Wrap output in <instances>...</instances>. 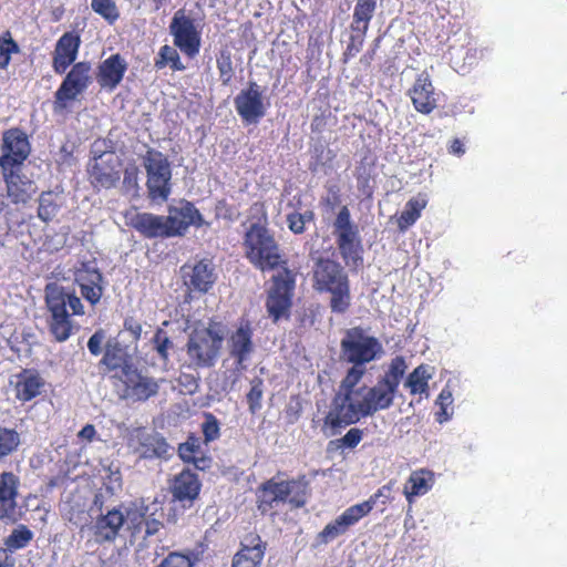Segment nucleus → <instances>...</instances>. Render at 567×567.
Masks as SVG:
<instances>
[{
  "mask_svg": "<svg viewBox=\"0 0 567 567\" xmlns=\"http://www.w3.org/2000/svg\"><path fill=\"white\" fill-rule=\"evenodd\" d=\"M20 477L11 471L0 473V520L16 523L18 520V497Z\"/></svg>",
  "mask_w": 567,
  "mask_h": 567,
  "instance_id": "aec40b11",
  "label": "nucleus"
},
{
  "mask_svg": "<svg viewBox=\"0 0 567 567\" xmlns=\"http://www.w3.org/2000/svg\"><path fill=\"white\" fill-rule=\"evenodd\" d=\"M287 224L290 231L293 233L295 235H301L306 231L307 224L303 221L301 216H299L298 212L290 213L287 215Z\"/></svg>",
  "mask_w": 567,
  "mask_h": 567,
  "instance_id": "052dcab7",
  "label": "nucleus"
},
{
  "mask_svg": "<svg viewBox=\"0 0 567 567\" xmlns=\"http://www.w3.org/2000/svg\"><path fill=\"white\" fill-rule=\"evenodd\" d=\"M91 152L92 157L86 169L91 185L97 190L116 187L122 175V158L112 150H102L97 141L92 145Z\"/></svg>",
  "mask_w": 567,
  "mask_h": 567,
  "instance_id": "423d86ee",
  "label": "nucleus"
},
{
  "mask_svg": "<svg viewBox=\"0 0 567 567\" xmlns=\"http://www.w3.org/2000/svg\"><path fill=\"white\" fill-rule=\"evenodd\" d=\"M147 506L131 502L128 505L123 504L124 524L130 530L131 538H138L143 534L146 520Z\"/></svg>",
  "mask_w": 567,
  "mask_h": 567,
  "instance_id": "f704fd0d",
  "label": "nucleus"
},
{
  "mask_svg": "<svg viewBox=\"0 0 567 567\" xmlns=\"http://www.w3.org/2000/svg\"><path fill=\"white\" fill-rule=\"evenodd\" d=\"M258 509L266 514L272 509L275 503H286L287 485L285 480L271 477L261 484L257 491Z\"/></svg>",
  "mask_w": 567,
  "mask_h": 567,
  "instance_id": "c85d7f7f",
  "label": "nucleus"
},
{
  "mask_svg": "<svg viewBox=\"0 0 567 567\" xmlns=\"http://www.w3.org/2000/svg\"><path fill=\"white\" fill-rule=\"evenodd\" d=\"M269 107V97L262 95L255 82H250V124H258Z\"/></svg>",
  "mask_w": 567,
  "mask_h": 567,
  "instance_id": "ea45409f",
  "label": "nucleus"
},
{
  "mask_svg": "<svg viewBox=\"0 0 567 567\" xmlns=\"http://www.w3.org/2000/svg\"><path fill=\"white\" fill-rule=\"evenodd\" d=\"M31 153L27 134L20 128H10L2 134L0 168L23 167Z\"/></svg>",
  "mask_w": 567,
  "mask_h": 567,
  "instance_id": "2eb2a0df",
  "label": "nucleus"
},
{
  "mask_svg": "<svg viewBox=\"0 0 567 567\" xmlns=\"http://www.w3.org/2000/svg\"><path fill=\"white\" fill-rule=\"evenodd\" d=\"M333 235L346 265L355 268L361 266L363 262V246L358 225L352 221L347 206L341 207L333 221Z\"/></svg>",
  "mask_w": 567,
  "mask_h": 567,
  "instance_id": "0eeeda50",
  "label": "nucleus"
},
{
  "mask_svg": "<svg viewBox=\"0 0 567 567\" xmlns=\"http://www.w3.org/2000/svg\"><path fill=\"white\" fill-rule=\"evenodd\" d=\"M414 109L422 114H430L437 107L440 93L435 91L427 72L420 73L413 86L408 91Z\"/></svg>",
  "mask_w": 567,
  "mask_h": 567,
  "instance_id": "5701e85b",
  "label": "nucleus"
},
{
  "mask_svg": "<svg viewBox=\"0 0 567 567\" xmlns=\"http://www.w3.org/2000/svg\"><path fill=\"white\" fill-rule=\"evenodd\" d=\"M33 532L23 524L12 529L11 534L4 539L6 548H0V554L6 555V550L11 553L25 548L33 539Z\"/></svg>",
  "mask_w": 567,
  "mask_h": 567,
  "instance_id": "4c0bfd02",
  "label": "nucleus"
},
{
  "mask_svg": "<svg viewBox=\"0 0 567 567\" xmlns=\"http://www.w3.org/2000/svg\"><path fill=\"white\" fill-rule=\"evenodd\" d=\"M20 53V47L13 39L9 30L0 34V69L6 70L10 62L12 54Z\"/></svg>",
  "mask_w": 567,
  "mask_h": 567,
  "instance_id": "a18cd8bd",
  "label": "nucleus"
},
{
  "mask_svg": "<svg viewBox=\"0 0 567 567\" xmlns=\"http://www.w3.org/2000/svg\"><path fill=\"white\" fill-rule=\"evenodd\" d=\"M91 8L110 25H113L120 18V10L114 0H91Z\"/></svg>",
  "mask_w": 567,
  "mask_h": 567,
  "instance_id": "de8ad7c7",
  "label": "nucleus"
},
{
  "mask_svg": "<svg viewBox=\"0 0 567 567\" xmlns=\"http://www.w3.org/2000/svg\"><path fill=\"white\" fill-rule=\"evenodd\" d=\"M0 173L10 203L25 205L35 194V183L23 173V167H3Z\"/></svg>",
  "mask_w": 567,
  "mask_h": 567,
  "instance_id": "a211bd4d",
  "label": "nucleus"
},
{
  "mask_svg": "<svg viewBox=\"0 0 567 567\" xmlns=\"http://www.w3.org/2000/svg\"><path fill=\"white\" fill-rule=\"evenodd\" d=\"M236 109L241 118L248 122V89L241 90L235 100Z\"/></svg>",
  "mask_w": 567,
  "mask_h": 567,
  "instance_id": "0e129e2a",
  "label": "nucleus"
},
{
  "mask_svg": "<svg viewBox=\"0 0 567 567\" xmlns=\"http://www.w3.org/2000/svg\"><path fill=\"white\" fill-rule=\"evenodd\" d=\"M105 339V333L102 329L96 330L87 341V348L92 355H99L102 352V344Z\"/></svg>",
  "mask_w": 567,
  "mask_h": 567,
  "instance_id": "680f3d73",
  "label": "nucleus"
},
{
  "mask_svg": "<svg viewBox=\"0 0 567 567\" xmlns=\"http://www.w3.org/2000/svg\"><path fill=\"white\" fill-rule=\"evenodd\" d=\"M202 483L197 474L190 470H183L174 476L171 483V493L174 502L182 505L183 508H190L198 498Z\"/></svg>",
  "mask_w": 567,
  "mask_h": 567,
  "instance_id": "b1692460",
  "label": "nucleus"
},
{
  "mask_svg": "<svg viewBox=\"0 0 567 567\" xmlns=\"http://www.w3.org/2000/svg\"><path fill=\"white\" fill-rule=\"evenodd\" d=\"M74 282L79 286L81 296L91 306L100 302L104 292V278L95 259L78 264L74 270Z\"/></svg>",
  "mask_w": 567,
  "mask_h": 567,
  "instance_id": "4468645a",
  "label": "nucleus"
},
{
  "mask_svg": "<svg viewBox=\"0 0 567 567\" xmlns=\"http://www.w3.org/2000/svg\"><path fill=\"white\" fill-rule=\"evenodd\" d=\"M127 64L118 54H112L100 65L96 73V81L102 89L113 91L123 80Z\"/></svg>",
  "mask_w": 567,
  "mask_h": 567,
  "instance_id": "cd10ccee",
  "label": "nucleus"
},
{
  "mask_svg": "<svg viewBox=\"0 0 567 567\" xmlns=\"http://www.w3.org/2000/svg\"><path fill=\"white\" fill-rule=\"evenodd\" d=\"M287 499L292 507H303L310 496L309 480L305 475L296 478L286 480Z\"/></svg>",
  "mask_w": 567,
  "mask_h": 567,
  "instance_id": "e433bc0d",
  "label": "nucleus"
},
{
  "mask_svg": "<svg viewBox=\"0 0 567 567\" xmlns=\"http://www.w3.org/2000/svg\"><path fill=\"white\" fill-rule=\"evenodd\" d=\"M313 288L318 292L331 295V312L343 315L351 306L350 281L340 262L320 258L313 267Z\"/></svg>",
  "mask_w": 567,
  "mask_h": 567,
  "instance_id": "7ed1b4c3",
  "label": "nucleus"
},
{
  "mask_svg": "<svg viewBox=\"0 0 567 567\" xmlns=\"http://www.w3.org/2000/svg\"><path fill=\"white\" fill-rule=\"evenodd\" d=\"M131 445L144 457L162 456L167 447L163 437L150 434L145 429H136L132 433Z\"/></svg>",
  "mask_w": 567,
  "mask_h": 567,
  "instance_id": "c756f323",
  "label": "nucleus"
},
{
  "mask_svg": "<svg viewBox=\"0 0 567 567\" xmlns=\"http://www.w3.org/2000/svg\"><path fill=\"white\" fill-rule=\"evenodd\" d=\"M146 188L151 200L166 202L172 193V166L161 151L148 148L143 155Z\"/></svg>",
  "mask_w": 567,
  "mask_h": 567,
  "instance_id": "6e6552de",
  "label": "nucleus"
},
{
  "mask_svg": "<svg viewBox=\"0 0 567 567\" xmlns=\"http://www.w3.org/2000/svg\"><path fill=\"white\" fill-rule=\"evenodd\" d=\"M452 62L457 65L458 61L462 60V64L458 66L457 72L465 73L468 68L475 65L483 56V51L477 48L467 45L458 49L451 48L450 50Z\"/></svg>",
  "mask_w": 567,
  "mask_h": 567,
  "instance_id": "58836bf2",
  "label": "nucleus"
},
{
  "mask_svg": "<svg viewBox=\"0 0 567 567\" xmlns=\"http://www.w3.org/2000/svg\"><path fill=\"white\" fill-rule=\"evenodd\" d=\"M202 432L206 443L217 440L220 435L219 421L212 413H205Z\"/></svg>",
  "mask_w": 567,
  "mask_h": 567,
  "instance_id": "603ef678",
  "label": "nucleus"
},
{
  "mask_svg": "<svg viewBox=\"0 0 567 567\" xmlns=\"http://www.w3.org/2000/svg\"><path fill=\"white\" fill-rule=\"evenodd\" d=\"M434 484V476L431 471L419 470L411 473L404 485V495L409 503L415 497L425 495Z\"/></svg>",
  "mask_w": 567,
  "mask_h": 567,
  "instance_id": "473e14b6",
  "label": "nucleus"
},
{
  "mask_svg": "<svg viewBox=\"0 0 567 567\" xmlns=\"http://www.w3.org/2000/svg\"><path fill=\"white\" fill-rule=\"evenodd\" d=\"M223 344V337L210 327H196L188 337L186 352L194 365L213 367Z\"/></svg>",
  "mask_w": 567,
  "mask_h": 567,
  "instance_id": "1a4fd4ad",
  "label": "nucleus"
},
{
  "mask_svg": "<svg viewBox=\"0 0 567 567\" xmlns=\"http://www.w3.org/2000/svg\"><path fill=\"white\" fill-rule=\"evenodd\" d=\"M362 400L353 402L352 395L336 393L324 423L332 429L344 427L358 423L362 417L369 416L361 412Z\"/></svg>",
  "mask_w": 567,
  "mask_h": 567,
  "instance_id": "dca6fc26",
  "label": "nucleus"
},
{
  "mask_svg": "<svg viewBox=\"0 0 567 567\" xmlns=\"http://www.w3.org/2000/svg\"><path fill=\"white\" fill-rule=\"evenodd\" d=\"M217 68L219 70L220 80L226 84L233 78V62L229 54L221 53L217 58Z\"/></svg>",
  "mask_w": 567,
  "mask_h": 567,
  "instance_id": "13d9d810",
  "label": "nucleus"
},
{
  "mask_svg": "<svg viewBox=\"0 0 567 567\" xmlns=\"http://www.w3.org/2000/svg\"><path fill=\"white\" fill-rule=\"evenodd\" d=\"M229 354L236 370H245L248 354V326H240L229 339Z\"/></svg>",
  "mask_w": 567,
  "mask_h": 567,
  "instance_id": "72a5a7b5",
  "label": "nucleus"
},
{
  "mask_svg": "<svg viewBox=\"0 0 567 567\" xmlns=\"http://www.w3.org/2000/svg\"><path fill=\"white\" fill-rule=\"evenodd\" d=\"M124 526L123 504L107 509L95 518L92 526L93 536L97 544L113 543Z\"/></svg>",
  "mask_w": 567,
  "mask_h": 567,
  "instance_id": "393cba45",
  "label": "nucleus"
},
{
  "mask_svg": "<svg viewBox=\"0 0 567 567\" xmlns=\"http://www.w3.org/2000/svg\"><path fill=\"white\" fill-rule=\"evenodd\" d=\"M167 65H169L173 71H184L186 68L182 63L177 50L168 44H165L159 48L157 56L154 60V68L156 70H162Z\"/></svg>",
  "mask_w": 567,
  "mask_h": 567,
  "instance_id": "a19ab883",
  "label": "nucleus"
},
{
  "mask_svg": "<svg viewBox=\"0 0 567 567\" xmlns=\"http://www.w3.org/2000/svg\"><path fill=\"white\" fill-rule=\"evenodd\" d=\"M324 153V145L321 143L316 144L311 147V161L309 163V169L312 173L318 171L319 165Z\"/></svg>",
  "mask_w": 567,
  "mask_h": 567,
  "instance_id": "338daca9",
  "label": "nucleus"
},
{
  "mask_svg": "<svg viewBox=\"0 0 567 567\" xmlns=\"http://www.w3.org/2000/svg\"><path fill=\"white\" fill-rule=\"evenodd\" d=\"M198 560V554L193 550H188L187 553L171 551L155 567H194Z\"/></svg>",
  "mask_w": 567,
  "mask_h": 567,
  "instance_id": "c03bdc74",
  "label": "nucleus"
},
{
  "mask_svg": "<svg viewBox=\"0 0 567 567\" xmlns=\"http://www.w3.org/2000/svg\"><path fill=\"white\" fill-rule=\"evenodd\" d=\"M364 374V370L361 368H358V365H353L350 368L343 378V380L340 383L339 391L337 393H344L348 395L359 394V392L362 390L355 391V385L360 382Z\"/></svg>",
  "mask_w": 567,
  "mask_h": 567,
  "instance_id": "8fccbe9b",
  "label": "nucleus"
},
{
  "mask_svg": "<svg viewBox=\"0 0 567 567\" xmlns=\"http://www.w3.org/2000/svg\"><path fill=\"white\" fill-rule=\"evenodd\" d=\"M45 303L50 312L49 332L56 342L66 341L73 333L72 316L84 315L81 299L55 284L45 287Z\"/></svg>",
  "mask_w": 567,
  "mask_h": 567,
  "instance_id": "f257e3e1",
  "label": "nucleus"
},
{
  "mask_svg": "<svg viewBox=\"0 0 567 567\" xmlns=\"http://www.w3.org/2000/svg\"><path fill=\"white\" fill-rule=\"evenodd\" d=\"M341 352L348 362L363 365L382 352V344L375 337L367 336L361 328H352L341 340Z\"/></svg>",
  "mask_w": 567,
  "mask_h": 567,
  "instance_id": "9b49d317",
  "label": "nucleus"
},
{
  "mask_svg": "<svg viewBox=\"0 0 567 567\" xmlns=\"http://www.w3.org/2000/svg\"><path fill=\"white\" fill-rule=\"evenodd\" d=\"M92 65L80 61L71 65L62 83L54 93V109L65 110L69 104L82 95L92 82Z\"/></svg>",
  "mask_w": 567,
  "mask_h": 567,
  "instance_id": "9d476101",
  "label": "nucleus"
},
{
  "mask_svg": "<svg viewBox=\"0 0 567 567\" xmlns=\"http://www.w3.org/2000/svg\"><path fill=\"white\" fill-rule=\"evenodd\" d=\"M165 218L169 237L183 236L189 226L198 228L205 223L195 205L185 199L176 206H169L168 216Z\"/></svg>",
  "mask_w": 567,
  "mask_h": 567,
  "instance_id": "6ab92c4d",
  "label": "nucleus"
},
{
  "mask_svg": "<svg viewBox=\"0 0 567 567\" xmlns=\"http://www.w3.org/2000/svg\"><path fill=\"white\" fill-rule=\"evenodd\" d=\"M406 369L405 359L402 355L394 357L384 374L373 386L367 389L362 396L361 412L371 416L378 411L391 408Z\"/></svg>",
  "mask_w": 567,
  "mask_h": 567,
  "instance_id": "20e7f679",
  "label": "nucleus"
},
{
  "mask_svg": "<svg viewBox=\"0 0 567 567\" xmlns=\"http://www.w3.org/2000/svg\"><path fill=\"white\" fill-rule=\"evenodd\" d=\"M267 288L266 308L274 322L290 318L296 289V272L282 264L275 269Z\"/></svg>",
  "mask_w": 567,
  "mask_h": 567,
  "instance_id": "39448f33",
  "label": "nucleus"
},
{
  "mask_svg": "<svg viewBox=\"0 0 567 567\" xmlns=\"http://www.w3.org/2000/svg\"><path fill=\"white\" fill-rule=\"evenodd\" d=\"M124 217L126 225L144 238H169L165 216L152 213L126 212Z\"/></svg>",
  "mask_w": 567,
  "mask_h": 567,
  "instance_id": "412c9836",
  "label": "nucleus"
},
{
  "mask_svg": "<svg viewBox=\"0 0 567 567\" xmlns=\"http://www.w3.org/2000/svg\"><path fill=\"white\" fill-rule=\"evenodd\" d=\"M152 344L154 350L156 351L158 358L167 362L169 358V350L173 349L174 344L171 338L168 337L167 332L162 329L157 328L153 338H152Z\"/></svg>",
  "mask_w": 567,
  "mask_h": 567,
  "instance_id": "09e8293b",
  "label": "nucleus"
},
{
  "mask_svg": "<svg viewBox=\"0 0 567 567\" xmlns=\"http://www.w3.org/2000/svg\"><path fill=\"white\" fill-rule=\"evenodd\" d=\"M331 117L332 113L329 107L320 109V112L312 117L310 123L311 133L320 134L324 132Z\"/></svg>",
  "mask_w": 567,
  "mask_h": 567,
  "instance_id": "4d7b16f0",
  "label": "nucleus"
},
{
  "mask_svg": "<svg viewBox=\"0 0 567 567\" xmlns=\"http://www.w3.org/2000/svg\"><path fill=\"white\" fill-rule=\"evenodd\" d=\"M163 527L164 524L161 520L146 517L142 538L147 539L148 537L156 535Z\"/></svg>",
  "mask_w": 567,
  "mask_h": 567,
  "instance_id": "69168bd1",
  "label": "nucleus"
},
{
  "mask_svg": "<svg viewBox=\"0 0 567 567\" xmlns=\"http://www.w3.org/2000/svg\"><path fill=\"white\" fill-rule=\"evenodd\" d=\"M393 498V484L388 483L380 487L370 498L362 504H368L370 507V512L373 507L380 502L382 505H385L389 501Z\"/></svg>",
  "mask_w": 567,
  "mask_h": 567,
  "instance_id": "5fc2aeb1",
  "label": "nucleus"
},
{
  "mask_svg": "<svg viewBox=\"0 0 567 567\" xmlns=\"http://www.w3.org/2000/svg\"><path fill=\"white\" fill-rule=\"evenodd\" d=\"M266 550V544H262L259 536L250 539V561L254 567L259 566Z\"/></svg>",
  "mask_w": 567,
  "mask_h": 567,
  "instance_id": "bf43d9fd",
  "label": "nucleus"
},
{
  "mask_svg": "<svg viewBox=\"0 0 567 567\" xmlns=\"http://www.w3.org/2000/svg\"><path fill=\"white\" fill-rule=\"evenodd\" d=\"M169 32L174 38V44L184 54L194 58L200 50V33L197 31L194 20L187 17L184 10L175 12L169 24Z\"/></svg>",
  "mask_w": 567,
  "mask_h": 567,
  "instance_id": "ddd939ff",
  "label": "nucleus"
},
{
  "mask_svg": "<svg viewBox=\"0 0 567 567\" xmlns=\"http://www.w3.org/2000/svg\"><path fill=\"white\" fill-rule=\"evenodd\" d=\"M202 454L200 444L198 439L189 436L186 442L179 444L178 455L185 462H190L196 458V455Z\"/></svg>",
  "mask_w": 567,
  "mask_h": 567,
  "instance_id": "864d4df0",
  "label": "nucleus"
},
{
  "mask_svg": "<svg viewBox=\"0 0 567 567\" xmlns=\"http://www.w3.org/2000/svg\"><path fill=\"white\" fill-rule=\"evenodd\" d=\"M363 437V431L358 427L350 429L341 439L337 440L334 443L338 447L341 449H354L361 442Z\"/></svg>",
  "mask_w": 567,
  "mask_h": 567,
  "instance_id": "6e6d98bb",
  "label": "nucleus"
},
{
  "mask_svg": "<svg viewBox=\"0 0 567 567\" xmlns=\"http://www.w3.org/2000/svg\"><path fill=\"white\" fill-rule=\"evenodd\" d=\"M453 401L454 399L452 390L450 389L449 385H445L437 395L435 404L439 405L440 408L450 409L452 408Z\"/></svg>",
  "mask_w": 567,
  "mask_h": 567,
  "instance_id": "774afa93",
  "label": "nucleus"
},
{
  "mask_svg": "<svg viewBox=\"0 0 567 567\" xmlns=\"http://www.w3.org/2000/svg\"><path fill=\"white\" fill-rule=\"evenodd\" d=\"M431 374L427 368L423 364L416 367L406 378L405 386L410 389L411 394H426L429 393V380Z\"/></svg>",
  "mask_w": 567,
  "mask_h": 567,
  "instance_id": "79ce46f5",
  "label": "nucleus"
},
{
  "mask_svg": "<svg viewBox=\"0 0 567 567\" xmlns=\"http://www.w3.org/2000/svg\"><path fill=\"white\" fill-rule=\"evenodd\" d=\"M251 214H262V217L256 223L250 221V262L264 274L275 271L282 264H288V258L276 240L274 230L267 226L262 206H250Z\"/></svg>",
  "mask_w": 567,
  "mask_h": 567,
  "instance_id": "f03ea898",
  "label": "nucleus"
},
{
  "mask_svg": "<svg viewBox=\"0 0 567 567\" xmlns=\"http://www.w3.org/2000/svg\"><path fill=\"white\" fill-rule=\"evenodd\" d=\"M123 172V181H122V189L125 194L135 195L138 189V167L135 164H131L124 168Z\"/></svg>",
  "mask_w": 567,
  "mask_h": 567,
  "instance_id": "3c124183",
  "label": "nucleus"
},
{
  "mask_svg": "<svg viewBox=\"0 0 567 567\" xmlns=\"http://www.w3.org/2000/svg\"><path fill=\"white\" fill-rule=\"evenodd\" d=\"M20 434L14 429L0 426V461L18 450Z\"/></svg>",
  "mask_w": 567,
  "mask_h": 567,
  "instance_id": "49530a36",
  "label": "nucleus"
},
{
  "mask_svg": "<svg viewBox=\"0 0 567 567\" xmlns=\"http://www.w3.org/2000/svg\"><path fill=\"white\" fill-rule=\"evenodd\" d=\"M124 330L127 331L134 341H138L142 334V324L134 317H127L123 323Z\"/></svg>",
  "mask_w": 567,
  "mask_h": 567,
  "instance_id": "e2e57ef3",
  "label": "nucleus"
},
{
  "mask_svg": "<svg viewBox=\"0 0 567 567\" xmlns=\"http://www.w3.org/2000/svg\"><path fill=\"white\" fill-rule=\"evenodd\" d=\"M80 47L81 37L74 31H68L59 38L52 53V69L56 74H64L76 63Z\"/></svg>",
  "mask_w": 567,
  "mask_h": 567,
  "instance_id": "4be33fe9",
  "label": "nucleus"
},
{
  "mask_svg": "<svg viewBox=\"0 0 567 567\" xmlns=\"http://www.w3.org/2000/svg\"><path fill=\"white\" fill-rule=\"evenodd\" d=\"M43 385L44 382L37 372L23 370L17 375L16 398L21 402H29L41 393Z\"/></svg>",
  "mask_w": 567,
  "mask_h": 567,
  "instance_id": "2f4dec72",
  "label": "nucleus"
},
{
  "mask_svg": "<svg viewBox=\"0 0 567 567\" xmlns=\"http://www.w3.org/2000/svg\"><path fill=\"white\" fill-rule=\"evenodd\" d=\"M124 384L125 395L134 401H147L158 393V382L150 377L143 375L136 368H128V373L121 377Z\"/></svg>",
  "mask_w": 567,
  "mask_h": 567,
  "instance_id": "bb28decb",
  "label": "nucleus"
},
{
  "mask_svg": "<svg viewBox=\"0 0 567 567\" xmlns=\"http://www.w3.org/2000/svg\"><path fill=\"white\" fill-rule=\"evenodd\" d=\"M100 363L105 365L109 371L120 369L122 377H125L126 373H128V368H135L130 362V354L127 353L126 348L117 341H109L106 343L105 351Z\"/></svg>",
  "mask_w": 567,
  "mask_h": 567,
  "instance_id": "7c9ffc66",
  "label": "nucleus"
},
{
  "mask_svg": "<svg viewBox=\"0 0 567 567\" xmlns=\"http://www.w3.org/2000/svg\"><path fill=\"white\" fill-rule=\"evenodd\" d=\"M60 205L53 192H43L39 197L38 217L44 221H51L58 214Z\"/></svg>",
  "mask_w": 567,
  "mask_h": 567,
  "instance_id": "37998d69",
  "label": "nucleus"
},
{
  "mask_svg": "<svg viewBox=\"0 0 567 567\" xmlns=\"http://www.w3.org/2000/svg\"><path fill=\"white\" fill-rule=\"evenodd\" d=\"M184 285L194 292H207L216 280L215 269L207 260L194 265L186 264L181 268Z\"/></svg>",
  "mask_w": 567,
  "mask_h": 567,
  "instance_id": "a878e982",
  "label": "nucleus"
},
{
  "mask_svg": "<svg viewBox=\"0 0 567 567\" xmlns=\"http://www.w3.org/2000/svg\"><path fill=\"white\" fill-rule=\"evenodd\" d=\"M377 4L378 0H357L350 23L349 42L343 52L346 62L354 58L363 48L370 22L377 10Z\"/></svg>",
  "mask_w": 567,
  "mask_h": 567,
  "instance_id": "f8f14e48",
  "label": "nucleus"
},
{
  "mask_svg": "<svg viewBox=\"0 0 567 567\" xmlns=\"http://www.w3.org/2000/svg\"><path fill=\"white\" fill-rule=\"evenodd\" d=\"M427 205V196L426 194H417L416 196L410 198L403 212L401 213L398 219V227L401 231H405L409 227L414 225L416 220L420 218L422 210Z\"/></svg>",
  "mask_w": 567,
  "mask_h": 567,
  "instance_id": "c9c22d12",
  "label": "nucleus"
},
{
  "mask_svg": "<svg viewBox=\"0 0 567 567\" xmlns=\"http://www.w3.org/2000/svg\"><path fill=\"white\" fill-rule=\"evenodd\" d=\"M370 513L368 504H355L348 507L336 519L324 526L316 537V546L332 543L338 537L344 535L350 527L355 525L362 517Z\"/></svg>",
  "mask_w": 567,
  "mask_h": 567,
  "instance_id": "f3484780",
  "label": "nucleus"
}]
</instances>
